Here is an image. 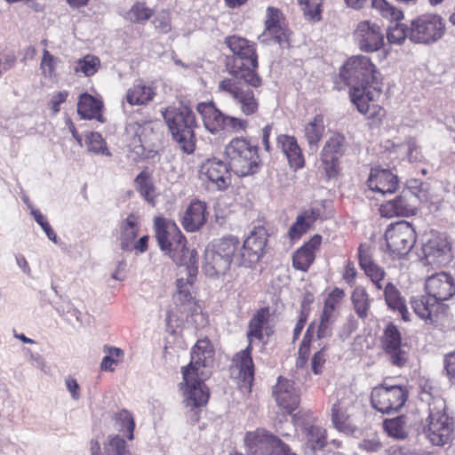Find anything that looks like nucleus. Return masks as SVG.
<instances>
[{"label":"nucleus","mask_w":455,"mask_h":455,"mask_svg":"<svg viewBox=\"0 0 455 455\" xmlns=\"http://www.w3.org/2000/svg\"><path fill=\"white\" fill-rule=\"evenodd\" d=\"M214 356L213 347L208 339H199L191 351V361L182 368L183 381L186 385L185 404L190 409L192 421L199 420L197 409L206 405L210 393L204 384L211 375L210 368Z\"/></svg>","instance_id":"f257e3e1"},{"label":"nucleus","mask_w":455,"mask_h":455,"mask_svg":"<svg viewBox=\"0 0 455 455\" xmlns=\"http://www.w3.org/2000/svg\"><path fill=\"white\" fill-rule=\"evenodd\" d=\"M339 76L350 87L351 101L360 113L366 114L371 107L374 108L382 89L379 82V73L369 57H351L340 69Z\"/></svg>","instance_id":"f03ea898"},{"label":"nucleus","mask_w":455,"mask_h":455,"mask_svg":"<svg viewBox=\"0 0 455 455\" xmlns=\"http://www.w3.org/2000/svg\"><path fill=\"white\" fill-rule=\"evenodd\" d=\"M425 290L427 297L413 298L411 307L420 319L427 323H434L439 310L443 309L441 302L450 299L455 294L454 279L446 272L435 273L426 279Z\"/></svg>","instance_id":"7ed1b4c3"},{"label":"nucleus","mask_w":455,"mask_h":455,"mask_svg":"<svg viewBox=\"0 0 455 455\" xmlns=\"http://www.w3.org/2000/svg\"><path fill=\"white\" fill-rule=\"evenodd\" d=\"M247 267L245 252L237 236L225 235L213 243L206 249L204 255V270L207 275L213 276L224 275L230 268L231 264Z\"/></svg>","instance_id":"20e7f679"},{"label":"nucleus","mask_w":455,"mask_h":455,"mask_svg":"<svg viewBox=\"0 0 455 455\" xmlns=\"http://www.w3.org/2000/svg\"><path fill=\"white\" fill-rule=\"evenodd\" d=\"M225 43L234 53L233 63L228 64L230 76L255 88L260 86L261 78L256 71L258 58L254 44L235 36L227 37Z\"/></svg>","instance_id":"39448f33"},{"label":"nucleus","mask_w":455,"mask_h":455,"mask_svg":"<svg viewBox=\"0 0 455 455\" xmlns=\"http://www.w3.org/2000/svg\"><path fill=\"white\" fill-rule=\"evenodd\" d=\"M162 114L173 140L180 148L185 153H193L196 148L194 129L196 122L191 108L187 106L168 107Z\"/></svg>","instance_id":"423d86ee"},{"label":"nucleus","mask_w":455,"mask_h":455,"mask_svg":"<svg viewBox=\"0 0 455 455\" xmlns=\"http://www.w3.org/2000/svg\"><path fill=\"white\" fill-rule=\"evenodd\" d=\"M228 167L237 176L244 177L258 172L260 165L259 148L243 137L232 139L225 147Z\"/></svg>","instance_id":"0eeeda50"},{"label":"nucleus","mask_w":455,"mask_h":455,"mask_svg":"<svg viewBox=\"0 0 455 455\" xmlns=\"http://www.w3.org/2000/svg\"><path fill=\"white\" fill-rule=\"evenodd\" d=\"M454 420L447 412L446 403L443 399H434L429 403V415L424 434L428 441L437 446H443L452 440Z\"/></svg>","instance_id":"6e6552de"},{"label":"nucleus","mask_w":455,"mask_h":455,"mask_svg":"<svg viewBox=\"0 0 455 455\" xmlns=\"http://www.w3.org/2000/svg\"><path fill=\"white\" fill-rule=\"evenodd\" d=\"M355 395L349 388L339 390L337 401L331 410V419L335 429L347 435H355L358 427L354 419Z\"/></svg>","instance_id":"1a4fd4ad"},{"label":"nucleus","mask_w":455,"mask_h":455,"mask_svg":"<svg viewBox=\"0 0 455 455\" xmlns=\"http://www.w3.org/2000/svg\"><path fill=\"white\" fill-rule=\"evenodd\" d=\"M316 418L309 411H299L292 416L296 428H300L304 438V452L313 455L327 444L326 429L315 423Z\"/></svg>","instance_id":"9d476101"},{"label":"nucleus","mask_w":455,"mask_h":455,"mask_svg":"<svg viewBox=\"0 0 455 455\" xmlns=\"http://www.w3.org/2000/svg\"><path fill=\"white\" fill-rule=\"evenodd\" d=\"M244 442L252 455H299L279 437L264 429L248 432Z\"/></svg>","instance_id":"9b49d317"},{"label":"nucleus","mask_w":455,"mask_h":455,"mask_svg":"<svg viewBox=\"0 0 455 455\" xmlns=\"http://www.w3.org/2000/svg\"><path fill=\"white\" fill-rule=\"evenodd\" d=\"M445 30V23L441 16L425 14L411 21L409 39L416 44H431L440 40Z\"/></svg>","instance_id":"f8f14e48"},{"label":"nucleus","mask_w":455,"mask_h":455,"mask_svg":"<svg viewBox=\"0 0 455 455\" xmlns=\"http://www.w3.org/2000/svg\"><path fill=\"white\" fill-rule=\"evenodd\" d=\"M387 246L394 257L407 255L416 242L415 230L408 221L402 220L388 226L385 232Z\"/></svg>","instance_id":"ddd939ff"},{"label":"nucleus","mask_w":455,"mask_h":455,"mask_svg":"<svg viewBox=\"0 0 455 455\" xmlns=\"http://www.w3.org/2000/svg\"><path fill=\"white\" fill-rule=\"evenodd\" d=\"M250 87L252 86L243 80H237L232 76L220 81L218 88L220 92L230 96L244 115L251 116L258 111L259 102Z\"/></svg>","instance_id":"4468645a"},{"label":"nucleus","mask_w":455,"mask_h":455,"mask_svg":"<svg viewBox=\"0 0 455 455\" xmlns=\"http://www.w3.org/2000/svg\"><path fill=\"white\" fill-rule=\"evenodd\" d=\"M154 226L156 238L162 251L172 258L174 253L184 249L187 240L174 221L156 217Z\"/></svg>","instance_id":"2eb2a0df"},{"label":"nucleus","mask_w":455,"mask_h":455,"mask_svg":"<svg viewBox=\"0 0 455 455\" xmlns=\"http://www.w3.org/2000/svg\"><path fill=\"white\" fill-rule=\"evenodd\" d=\"M406 399L407 390L397 385L376 387L371 395L373 408L382 413L398 411L404 404Z\"/></svg>","instance_id":"dca6fc26"},{"label":"nucleus","mask_w":455,"mask_h":455,"mask_svg":"<svg viewBox=\"0 0 455 455\" xmlns=\"http://www.w3.org/2000/svg\"><path fill=\"white\" fill-rule=\"evenodd\" d=\"M199 177L204 182H210L218 190H223L231 184L228 164L217 157L206 159L201 164Z\"/></svg>","instance_id":"f3484780"},{"label":"nucleus","mask_w":455,"mask_h":455,"mask_svg":"<svg viewBox=\"0 0 455 455\" xmlns=\"http://www.w3.org/2000/svg\"><path fill=\"white\" fill-rule=\"evenodd\" d=\"M354 37L360 50L366 52H376L384 44V35L380 27L369 20L360 21L357 24Z\"/></svg>","instance_id":"a211bd4d"},{"label":"nucleus","mask_w":455,"mask_h":455,"mask_svg":"<svg viewBox=\"0 0 455 455\" xmlns=\"http://www.w3.org/2000/svg\"><path fill=\"white\" fill-rule=\"evenodd\" d=\"M381 345L393 365L401 367L405 364L407 355L403 350L401 332L393 323H389L384 330Z\"/></svg>","instance_id":"6ab92c4d"},{"label":"nucleus","mask_w":455,"mask_h":455,"mask_svg":"<svg viewBox=\"0 0 455 455\" xmlns=\"http://www.w3.org/2000/svg\"><path fill=\"white\" fill-rule=\"evenodd\" d=\"M273 395L277 405L288 413H291L299 404V390L295 387L293 381L288 379L278 378L273 389Z\"/></svg>","instance_id":"aec40b11"},{"label":"nucleus","mask_w":455,"mask_h":455,"mask_svg":"<svg viewBox=\"0 0 455 455\" xmlns=\"http://www.w3.org/2000/svg\"><path fill=\"white\" fill-rule=\"evenodd\" d=\"M369 188L382 196L393 194L398 188L399 181L396 174L388 169L371 168L367 180Z\"/></svg>","instance_id":"412c9836"},{"label":"nucleus","mask_w":455,"mask_h":455,"mask_svg":"<svg viewBox=\"0 0 455 455\" xmlns=\"http://www.w3.org/2000/svg\"><path fill=\"white\" fill-rule=\"evenodd\" d=\"M267 233L264 227H255L244 240L242 251L245 252L247 267L259 259L267 244Z\"/></svg>","instance_id":"4be33fe9"},{"label":"nucleus","mask_w":455,"mask_h":455,"mask_svg":"<svg viewBox=\"0 0 455 455\" xmlns=\"http://www.w3.org/2000/svg\"><path fill=\"white\" fill-rule=\"evenodd\" d=\"M410 192H403L395 200L388 201L380 205L379 212L382 217L393 218L395 216H409L415 212V200Z\"/></svg>","instance_id":"5701e85b"},{"label":"nucleus","mask_w":455,"mask_h":455,"mask_svg":"<svg viewBox=\"0 0 455 455\" xmlns=\"http://www.w3.org/2000/svg\"><path fill=\"white\" fill-rule=\"evenodd\" d=\"M276 142L278 148H280L286 156L291 169L297 171L304 166L305 158L295 137L280 134L276 138Z\"/></svg>","instance_id":"b1692460"},{"label":"nucleus","mask_w":455,"mask_h":455,"mask_svg":"<svg viewBox=\"0 0 455 455\" xmlns=\"http://www.w3.org/2000/svg\"><path fill=\"white\" fill-rule=\"evenodd\" d=\"M358 251L360 267L378 290L383 289L385 286L383 281L386 275L384 269L373 261L368 248L360 245Z\"/></svg>","instance_id":"393cba45"},{"label":"nucleus","mask_w":455,"mask_h":455,"mask_svg":"<svg viewBox=\"0 0 455 455\" xmlns=\"http://www.w3.org/2000/svg\"><path fill=\"white\" fill-rule=\"evenodd\" d=\"M265 24L266 32L272 36L274 40L279 44L281 47L289 46V34L283 27L281 13L277 9L274 7L267 8Z\"/></svg>","instance_id":"a878e982"},{"label":"nucleus","mask_w":455,"mask_h":455,"mask_svg":"<svg viewBox=\"0 0 455 455\" xmlns=\"http://www.w3.org/2000/svg\"><path fill=\"white\" fill-rule=\"evenodd\" d=\"M206 204L195 200L188 206L182 218V225L185 230L195 232L201 228L205 221Z\"/></svg>","instance_id":"bb28decb"},{"label":"nucleus","mask_w":455,"mask_h":455,"mask_svg":"<svg viewBox=\"0 0 455 455\" xmlns=\"http://www.w3.org/2000/svg\"><path fill=\"white\" fill-rule=\"evenodd\" d=\"M197 111L203 117L205 128L212 133L224 130L227 116L220 112L212 103H199Z\"/></svg>","instance_id":"cd10ccee"},{"label":"nucleus","mask_w":455,"mask_h":455,"mask_svg":"<svg viewBox=\"0 0 455 455\" xmlns=\"http://www.w3.org/2000/svg\"><path fill=\"white\" fill-rule=\"evenodd\" d=\"M270 318V310L268 307H261L257 311L249 323V331L247 338L249 343L251 344L254 339L259 340L263 339V331L269 335L272 331L268 326Z\"/></svg>","instance_id":"c85d7f7f"},{"label":"nucleus","mask_w":455,"mask_h":455,"mask_svg":"<svg viewBox=\"0 0 455 455\" xmlns=\"http://www.w3.org/2000/svg\"><path fill=\"white\" fill-rule=\"evenodd\" d=\"M196 278L191 276L184 279L180 277L177 280V291L173 296L176 305L184 306L192 313H196L197 307L195 298L192 294L193 283Z\"/></svg>","instance_id":"c756f323"},{"label":"nucleus","mask_w":455,"mask_h":455,"mask_svg":"<svg viewBox=\"0 0 455 455\" xmlns=\"http://www.w3.org/2000/svg\"><path fill=\"white\" fill-rule=\"evenodd\" d=\"M325 131L324 118L321 114L315 115L304 126V136L311 151L315 152Z\"/></svg>","instance_id":"7c9ffc66"},{"label":"nucleus","mask_w":455,"mask_h":455,"mask_svg":"<svg viewBox=\"0 0 455 455\" xmlns=\"http://www.w3.org/2000/svg\"><path fill=\"white\" fill-rule=\"evenodd\" d=\"M138 217L134 214H130L120 225V247L123 251H132V244L138 236Z\"/></svg>","instance_id":"2f4dec72"},{"label":"nucleus","mask_w":455,"mask_h":455,"mask_svg":"<svg viewBox=\"0 0 455 455\" xmlns=\"http://www.w3.org/2000/svg\"><path fill=\"white\" fill-rule=\"evenodd\" d=\"M102 102L88 93L80 95L77 103V113L83 119H96L103 122L100 114Z\"/></svg>","instance_id":"473e14b6"},{"label":"nucleus","mask_w":455,"mask_h":455,"mask_svg":"<svg viewBox=\"0 0 455 455\" xmlns=\"http://www.w3.org/2000/svg\"><path fill=\"white\" fill-rule=\"evenodd\" d=\"M411 421L407 416L401 415L383 421V427L387 434L395 439H405L409 435Z\"/></svg>","instance_id":"72a5a7b5"},{"label":"nucleus","mask_w":455,"mask_h":455,"mask_svg":"<svg viewBox=\"0 0 455 455\" xmlns=\"http://www.w3.org/2000/svg\"><path fill=\"white\" fill-rule=\"evenodd\" d=\"M384 288V296L387 307L398 311L404 321L409 320V312L404 299L401 297L400 291L390 282L387 283Z\"/></svg>","instance_id":"f704fd0d"},{"label":"nucleus","mask_w":455,"mask_h":455,"mask_svg":"<svg viewBox=\"0 0 455 455\" xmlns=\"http://www.w3.org/2000/svg\"><path fill=\"white\" fill-rule=\"evenodd\" d=\"M172 259L176 264L180 267H185L188 277L191 276L192 278H196L198 262L197 252L196 250L187 248L186 243H184V249L174 253Z\"/></svg>","instance_id":"c9c22d12"},{"label":"nucleus","mask_w":455,"mask_h":455,"mask_svg":"<svg viewBox=\"0 0 455 455\" xmlns=\"http://www.w3.org/2000/svg\"><path fill=\"white\" fill-rule=\"evenodd\" d=\"M423 251L429 262L440 264L445 260V256L450 252L451 248L445 240L434 238L429 240Z\"/></svg>","instance_id":"e433bc0d"},{"label":"nucleus","mask_w":455,"mask_h":455,"mask_svg":"<svg viewBox=\"0 0 455 455\" xmlns=\"http://www.w3.org/2000/svg\"><path fill=\"white\" fill-rule=\"evenodd\" d=\"M155 92L150 86L146 85L142 81L134 84L126 92V101L133 105H144L153 100Z\"/></svg>","instance_id":"4c0bfd02"},{"label":"nucleus","mask_w":455,"mask_h":455,"mask_svg":"<svg viewBox=\"0 0 455 455\" xmlns=\"http://www.w3.org/2000/svg\"><path fill=\"white\" fill-rule=\"evenodd\" d=\"M134 182L141 196L149 204H155V186L152 181V174L148 169L140 172L135 178Z\"/></svg>","instance_id":"58836bf2"},{"label":"nucleus","mask_w":455,"mask_h":455,"mask_svg":"<svg viewBox=\"0 0 455 455\" xmlns=\"http://www.w3.org/2000/svg\"><path fill=\"white\" fill-rule=\"evenodd\" d=\"M352 303L357 316L365 319L369 316L371 307V299L366 290L362 287H356L352 293Z\"/></svg>","instance_id":"ea45409f"},{"label":"nucleus","mask_w":455,"mask_h":455,"mask_svg":"<svg viewBox=\"0 0 455 455\" xmlns=\"http://www.w3.org/2000/svg\"><path fill=\"white\" fill-rule=\"evenodd\" d=\"M104 455H132L126 441L119 435H109L103 443Z\"/></svg>","instance_id":"a19ab883"},{"label":"nucleus","mask_w":455,"mask_h":455,"mask_svg":"<svg viewBox=\"0 0 455 455\" xmlns=\"http://www.w3.org/2000/svg\"><path fill=\"white\" fill-rule=\"evenodd\" d=\"M315 218L313 211H306L299 215L295 223L289 229V236L291 240L299 239L304 233L307 231L314 223Z\"/></svg>","instance_id":"79ce46f5"},{"label":"nucleus","mask_w":455,"mask_h":455,"mask_svg":"<svg viewBox=\"0 0 455 455\" xmlns=\"http://www.w3.org/2000/svg\"><path fill=\"white\" fill-rule=\"evenodd\" d=\"M251 344L238 355L237 367L239 368L240 376L244 382L251 383L253 380L254 365L251 355Z\"/></svg>","instance_id":"37998d69"},{"label":"nucleus","mask_w":455,"mask_h":455,"mask_svg":"<svg viewBox=\"0 0 455 455\" xmlns=\"http://www.w3.org/2000/svg\"><path fill=\"white\" fill-rule=\"evenodd\" d=\"M346 149V138L339 133H335L332 136H331L325 142L322 149V152L339 157L345 153Z\"/></svg>","instance_id":"c03bdc74"},{"label":"nucleus","mask_w":455,"mask_h":455,"mask_svg":"<svg viewBox=\"0 0 455 455\" xmlns=\"http://www.w3.org/2000/svg\"><path fill=\"white\" fill-rule=\"evenodd\" d=\"M100 66L99 58L93 55H86L83 59H79L74 67L75 73H83L85 76L94 75Z\"/></svg>","instance_id":"a18cd8bd"},{"label":"nucleus","mask_w":455,"mask_h":455,"mask_svg":"<svg viewBox=\"0 0 455 455\" xmlns=\"http://www.w3.org/2000/svg\"><path fill=\"white\" fill-rule=\"evenodd\" d=\"M85 143L89 152L108 156H111V153L106 146V142L99 132H92L86 134Z\"/></svg>","instance_id":"49530a36"},{"label":"nucleus","mask_w":455,"mask_h":455,"mask_svg":"<svg viewBox=\"0 0 455 455\" xmlns=\"http://www.w3.org/2000/svg\"><path fill=\"white\" fill-rule=\"evenodd\" d=\"M343 296V291L339 288H335L325 299L321 316L335 320V309L339 306Z\"/></svg>","instance_id":"de8ad7c7"},{"label":"nucleus","mask_w":455,"mask_h":455,"mask_svg":"<svg viewBox=\"0 0 455 455\" xmlns=\"http://www.w3.org/2000/svg\"><path fill=\"white\" fill-rule=\"evenodd\" d=\"M153 14V10L144 2H136L126 13V19L132 22L141 23L148 20Z\"/></svg>","instance_id":"09e8293b"},{"label":"nucleus","mask_w":455,"mask_h":455,"mask_svg":"<svg viewBox=\"0 0 455 455\" xmlns=\"http://www.w3.org/2000/svg\"><path fill=\"white\" fill-rule=\"evenodd\" d=\"M315 259L314 252L302 246L293 254L292 265L296 269L307 271Z\"/></svg>","instance_id":"8fccbe9b"},{"label":"nucleus","mask_w":455,"mask_h":455,"mask_svg":"<svg viewBox=\"0 0 455 455\" xmlns=\"http://www.w3.org/2000/svg\"><path fill=\"white\" fill-rule=\"evenodd\" d=\"M409 34L406 25L395 22L389 26L387 38L389 44L401 45L409 37Z\"/></svg>","instance_id":"3c124183"},{"label":"nucleus","mask_w":455,"mask_h":455,"mask_svg":"<svg viewBox=\"0 0 455 455\" xmlns=\"http://www.w3.org/2000/svg\"><path fill=\"white\" fill-rule=\"evenodd\" d=\"M371 6L378 10L380 14L387 19L397 21L403 17L401 11L390 5L386 0H371Z\"/></svg>","instance_id":"603ef678"},{"label":"nucleus","mask_w":455,"mask_h":455,"mask_svg":"<svg viewBox=\"0 0 455 455\" xmlns=\"http://www.w3.org/2000/svg\"><path fill=\"white\" fill-rule=\"evenodd\" d=\"M116 422L120 427V431L124 429L127 431V439L133 440L135 423L132 415L128 411L123 410L116 415Z\"/></svg>","instance_id":"864d4df0"},{"label":"nucleus","mask_w":455,"mask_h":455,"mask_svg":"<svg viewBox=\"0 0 455 455\" xmlns=\"http://www.w3.org/2000/svg\"><path fill=\"white\" fill-rule=\"evenodd\" d=\"M105 351L108 355H105L100 363V368L103 371H114V366L117 364L118 358L123 357L124 351L118 347H106Z\"/></svg>","instance_id":"5fc2aeb1"},{"label":"nucleus","mask_w":455,"mask_h":455,"mask_svg":"<svg viewBox=\"0 0 455 455\" xmlns=\"http://www.w3.org/2000/svg\"><path fill=\"white\" fill-rule=\"evenodd\" d=\"M60 60L52 55L49 51H43V57L40 63V69L44 77L52 78L55 74V68Z\"/></svg>","instance_id":"6e6d98bb"},{"label":"nucleus","mask_w":455,"mask_h":455,"mask_svg":"<svg viewBox=\"0 0 455 455\" xmlns=\"http://www.w3.org/2000/svg\"><path fill=\"white\" fill-rule=\"evenodd\" d=\"M298 2L305 16L311 20L321 19L322 0H298Z\"/></svg>","instance_id":"4d7b16f0"},{"label":"nucleus","mask_w":455,"mask_h":455,"mask_svg":"<svg viewBox=\"0 0 455 455\" xmlns=\"http://www.w3.org/2000/svg\"><path fill=\"white\" fill-rule=\"evenodd\" d=\"M322 166L328 179L335 177L339 172V157L321 152Z\"/></svg>","instance_id":"13d9d810"},{"label":"nucleus","mask_w":455,"mask_h":455,"mask_svg":"<svg viewBox=\"0 0 455 455\" xmlns=\"http://www.w3.org/2000/svg\"><path fill=\"white\" fill-rule=\"evenodd\" d=\"M312 328V324H310L306 331L302 343L299 347V357L296 360L297 368H303L307 363V355L309 350V345L312 338V334L310 333Z\"/></svg>","instance_id":"bf43d9fd"},{"label":"nucleus","mask_w":455,"mask_h":455,"mask_svg":"<svg viewBox=\"0 0 455 455\" xmlns=\"http://www.w3.org/2000/svg\"><path fill=\"white\" fill-rule=\"evenodd\" d=\"M31 215H33L37 224L40 225L42 229L46 234L47 237L56 243L58 241V236L50 226V224L48 223V221L46 220V218L38 210L36 209H32Z\"/></svg>","instance_id":"052dcab7"},{"label":"nucleus","mask_w":455,"mask_h":455,"mask_svg":"<svg viewBox=\"0 0 455 455\" xmlns=\"http://www.w3.org/2000/svg\"><path fill=\"white\" fill-rule=\"evenodd\" d=\"M407 191L410 192L409 196L412 195V199L416 201L417 198H421L426 196V192L427 190V184L422 182L421 180L412 179L407 181Z\"/></svg>","instance_id":"680f3d73"},{"label":"nucleus","mask_w":455,"mask_h":455,"mask_svg":"<svg viewBox=\"0 0 455 455\" xmlns=\"http://www.w3.org/2000/svg\"><path fill=\"white\" fill-rule=\"evenodd\" d=\"M156 29L162 34H166L172 29L171 17L169 12H162L158 13L154 20Z\"/></svg>","instance_id":"e2e57ef3"},{"label":"nucleus","mask_w":455,"mask_h":455,"mask_svg":"<svg viewBox=\"0 0 455 455\" xmlns=\"http://www.w3.org/2000/svg\"><path fill=\"white\" fill-rule=\"evenodd\" d=\"M248 122L244 119L227 116L224 130L233 132H245Z\"/></svg>","instance_id":"0e129e2a"},{"label":"nucleus","mask_w":455,"mask_h":455,"mask_svg":"<svg viewBox=\"0 0 455 455\" xmlns=\"http://www.w3.org/2000/svg\"><path fill=\"white\" fill-rule=\"evenodd\" d=\"M358 446L361 450L367 452H377L382 449V444L379 441V438L376 435H372L368 438L362 440Z\"/></svg>","instance_id":"69168bd1"},{"label":"nucleus","mask_w":455,"mask_h":455,"mask_svg":"<svg viewBox=\"0 0 455 455\" xmlns=\"http://www.w3.org/2000/svg\"><path fill=\"white\" fill-rule=\"evenodd\" d=\"M25 355L28 356L33 367L38 368L43 372L47 373V364L41 355L33 353L30 349H25Z\"/></svg>","instance_id":"338daca9"},{"label":"nucleus","mask_w":455,"mask_h":455,"mask_svg":"<svg viewBox=\"0 0 455 455\" xmlns=\"http://www.w3.org/2000/svg\"><path fill=\"white\" fill-rule=\"evenodd\" d=\"M443 364L449 379L455 381V351L445 355Z\"/></svg>","instance_id":"774afa93"}]
</instances>
